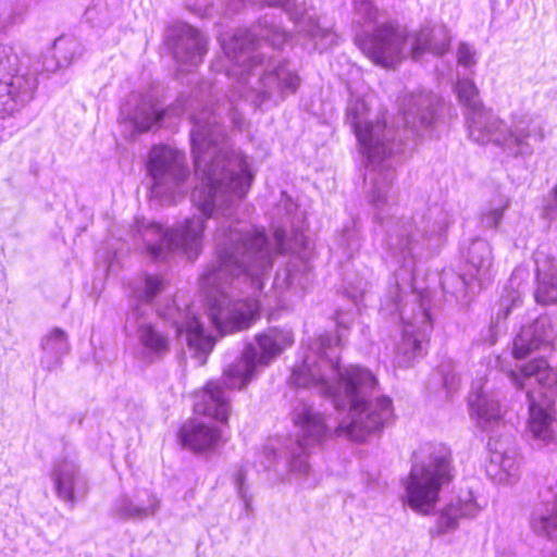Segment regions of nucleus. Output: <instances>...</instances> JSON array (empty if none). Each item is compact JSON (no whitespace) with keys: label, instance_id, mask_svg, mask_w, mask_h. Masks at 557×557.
<instances>
[{"label":"nucleus","instance_id":"5","mask_svg":"<svg viewBox=\"0 0 557 557\" xmlns=\"http://www.w3.org/2000/svg\"><path fill=\"white\" fill-rule=\"evenodd\" d=\"M346 121L354 131L358 143L367 156V194L370 201L385 206L395 178V156L400 145L395 143V134L385 127L380 113H372L364 99L349 101Z\"/></svg>","mask_w":557,"mask_h":557},{"label":"nucleus","instance_id":"23","mask_svg":"<svg viewBox=\"0 0 557 557\" xmlns=\"http://www.w3.org/2000/svg\"><path fill=\"white\" fill-rule=\"evenodd\" d=\"M54 49L60 66L71 63L82 54L81 44L75 39L60 38L55 41Z\"/></svg>","mask_w":557,"mask_h":557},{"label":"nucleus","instance_id":"7","mask_svg":"<svg viewBox=\"0 0 557 557\" xmlns=\"http://www.w3.org/2000/svg\"><path fill=\"white\" fill-rule=\"evenodd\" d=\"M147 172L151 177L152 194L175 199L188 191L189 169L185 153L169 146L156 145L148 154Z\"/></svg>","mask_w":557,"mask_h":557},{"label":"nucleus","instance_id":"28","mask_svg":"<svg viewBox=\"0 0 557 557\" xmlns=\"http://www.w3.org/2000/svg\"><path fill=\"white\" fill-rule=\"evenodd\" d=\"M244 363H246V362L244 361ZM247 372H248L247 364H245L244 373H242L236 366H234V364L230 366L223 373L225 385H227V387H231V388L236 387L235 380L238 379L239 383H238L237 387L238 388L245 387L249 382H247L245 385L242 386V381H243L245 374H247Z\"/></svg>","mask_w":557,"mask_h":557},{"label":"nucleus","instance_id":"25","mask_svg":"<svg viewBox=\"0 0 557 557\" xmlns=\"http://www.w3.org/2000/svg\"><path fill=\"white\" fill-rule=\"evenodd\" d=\"M187 343L189 346H200L205 335L203 327L199 320L191 317L186 326Z\"/></svg>","mask_w":557,"mask_h":557},{"label":"nucleus","instance_id":"29","mask_svg":"<svg viewBox=\"0 0 557 557\" xmlns=\"http://www.w3.org/2000/svg\"><path fill=\"white\" fill-rule=\"evenodd\" d=\"M203 233V224L200 221H187L186 227L183 231L184 242H197Z\"/></svg>","mask_w":557,"mask_h":557},{"label":"nucleus","instance_id":"16","mask_svg":"<svg viewBox=\"0 0 557 557\" xmlns=\"http://www.w3.org/2000/svg\"><path fill=\"white\" fill-rule=\"evenodd\" d=\"M345 393L349 397L350 411L358 416L368 410V403L359 398V394L366 389H374L377 385L375 375L367 369L352 367L343 376Z\"/></svg>","mask_w":557,"mask_h":557},{"label":"nucleus","instance_id":"18","mask_svg":"<svg viewBox=\"0 0 557 557\" xmlns=\"http://www.w3.org/2000/svg\"><path fill=\"white\" fill-rule=\"evenodd\" d=\"M527 395L530 399V416L528 424L531 433L534 437L545 442L555 441V434L552 429L553 418L544 408L535 403L531 392H528Z\"/></svg>","mask_w":557,"mask_h":557},{"label":"nucleus","instance_id":"13","mask_svg":"<svg viewBox=\"0 0 557 557\" xmlns=\"http://www.w3.org/2000/svg\"><path fill=\"white\" fill-rule=\"evenodd\" d=\"M251 3L278 7L286 11L295 21L298 32L306 33L313 41L314 48L323 51L337 42V36L330 28L320 26L313 14L298 11L295 0H249Z\"/></svg>","mask_w":557,"mask_h":557},{"label":"nucleus","instance_id":"19","mask_svg":"<svg viewBox=\"0 0 557 557\" xmlns=\"http://www.w3.org/2000/svg\"><path fill=\"white\" fill-rule=\"evenodd\" d=\"M534 299L541 306L557 305V271L550 273L537 271Z\"/></svg>","mask_w":557,"mask_h":557},{"label":"nucleus","instance_id":"24","mask_svg":"<svg viewBox=\"0 0 557 557\" xmlns=\"http://www.w3.org/2000/svg\"><path fill=\"white\" fill-rule=\"evenodd\" d=\"M299 425L308 435H322L325 432V425L319 414L312 413L310 410H304L296 419Z\"/></svg>","mask_w":557,"mask_h":557},{"label":"nucleus","instance_id":"3","mask_svg":"<svg viewBox=\"0 0 557 557\" xmlns=\"http://www.w3.org/2000/svg\"><path fill=\"white\" fill-rule=\"evenodd\" d=\"M456 92L465 108L469 138L480 145L493 144L509 157H530L545 138V123L536 115L517 112L509 122L484 107L472 79H458Z\"/></svg>","mask_w":557,"mask_h":557},{"label":"nucleus","instance_id":"35","mask_svg":"<svg viewBox=\"0 0 557 557\" xmlns=\"http://www.w3.org/2000/svg\"><path fill=\"white\" fill-rule=\"evenodd\" d=\"M83 490H84V491H83V492H84V494H86V492H87V486H86V484H85V483H83Z\"/></svg>","mask_w":557,"mask_h":557},{"label":"nucleus","instance_id":"4","mask_svg":"<svg viewBox=\"0 0 557 557\" xmlns=\"http://www.w3.org/2000/svg\"><path fill=\"white\" fill-rule=\"evenodd\" d=\"M354 11L358 24L375 26L372 34L358 35L356 42L377 65L393 67L409 54L418 60L425 51L441 55L448 50L450 36L444 25L426 26L408 35L406 29L393 23L379 25L380 12L372 0H354Z\"/></svg>","mask_w":557,"mask_h":557},{"label":"nucleus","instance_id":"22","mask_svg":"<svg viewBox=\"0 0 557 557\" xmlns=\"http://www.w3.org/2000/svg\"><path fill=\"white\" fill-rule=\"evenodd\" d=\"M75 483L76 476L71 470H59L54 475V484L59 497L72 504L76 500L74 494Z\"/></svg>","mask_w":557,"mask_h":557},{"label":"nucleus","instance_id":"37","mask_svg":"<svg viewBox=\"0 0 557 557\" xmlns=\"http://www.w3.org/2000/svg\"><path fill=\"white\" fill-rule=\"evenodd\" d=\"M205 278H206L207 281H209L210 275H209V274H206V275H205Z\"/></svg>","mask_w":557,"mask_h":557},{"label":"nucleus","instance_id":"12","mask_svg":"<svg viewBox=\"0 0 557 557\" xmlns=\"http://www.w3.org/2000/svg\"><path fill=\"white\" fill-rule=\"evenodd\" d=\"M256 341L260 347V355L257 356L252 349L245 351L243 361L246 362L248 372L245 374L242 386L251 380L257 367H265L278 357L285 349L294 344V336L290 331L277 327L269 329L267 332L258 334Z\"/></svg>","mask_w":557,"mask_h":557},{"label":"nucleus","instance_id":"38","mask_svg":"<svg viewBox=\"0 0 557 557\" xmlns=\"http://www.w3.org/2000/svg\"><path fill=\"white\" fill-rule=\"evenodd\" d=\"M177 332H178V334H181V333L183 332V329H182V327H178V329H177Z\"/></svg>","mask_w":557,"mask_h":557},{"label":"nucleus","instance_id":"33","mask_svg":"<svg viewBox=\"0 0 557 557\" xmlns=\"http://www.w3.org/2000/svg\"><path fill=\"white\" fill-rule=\"evenodd\" d=\"M257 240H258L261 245H263V244L265 243V236H264V234H263V233L258 234V235H257Z\"/></svg>","mask_w":557,"mask_h":557},{"label":"nucleus","instance_id":"21","mask_svg":"<svg viewBox=\"0 0 557 557\" xmlns=\"http://www.w3.org/2000/svg\"><path fill=\"white\" fill-rule=\"evenodd\" d=\"M141 344L154 354H165L170 348L169 337L152 324H145L139 330Z\"/></svg>","mask_w":557,"mask_h":557},{"label":"nucleus","instance_id":"15","mask_svg":"<svg viewBox=\"0 0 557 557\" xmlns=\"http://www.w3.org/2000/svg\"><path fill=\"white\" fill-rule=\"evenodd\" d=\"M508 376L519 391L525 388L524 379L531 377H535L537 384L544 388L550 389L557 386V369L543 356L523 362L517 371H509Z\"/></svg>","mask_w":557,"mask_h":557},{"label":"nucleus","instance_id":"32","mask_svg":"<svg viewBox=\"0 0 557 557\" xmlns=\"http://www.w3.org/2000/svg\"><path fill=\"white\" fill-rule=\"evenodd\" d=\"M52 339H59L61 342H65L66 339V335L63 331L57 329V330H53L47 337H46V342H45V345L46 347H49L50 346V343Z\"/></svg>","mask_w":557,"mask_h":557},{"label":"nucleus","instance_id":"30","mask_svg":"<svg viewBox=\"0 0 557 557\" xmlns=\"http://www.w3.org/2000/svg\"><path fill=\"white\" fill-rule=\"evenodd\" d=\"M162 288V281L158 277H147L144 297L150 301Z\"/></svg>","mask_w":557,"mask_h":557},{"label":"nucleus","instance_id":"17","mask_svg":"<svg viewBox=\"0 0 557 557\" xmlns=\"http://www.w3.org/2000/svg\"><path fill=\"white\" fill-rule=\"evenodd\" d=\"M403 114L407 127L417 131L419 126H430L434 119V111L431 109L429 96L423 94L409 96L405 99Z\"/></svg>","mask_w":557,"mask_h":557},{"label":"nucleus","instance_id":"11","mask_svg":"<svg viewBox=\"0 0 557 557\" xmlns=\"http://www.w3.org/2000/svg\"><path fill=\"white\" fill-rule=\"evenodd\" d=\"M193 412L209 418L222 428H230L232 405L225 395L224 385L218 380L208 381L193 394Z\"/></svg>","mask_w":557,"mask_h":557},{"label":"nucleus","instance_id":"14","mask_svg":"<svg viewBox=\"0 0 557 557\" xmlns=\"http://www.w3.org/2000/svg\"><path fill=\"white\" fill-rule=\"evenodd\" d=\"M169 39L177 62L197 65L207 53L208 39L187 24H176L169 30Z\"/></svg>","mask_w":557,"mask_h":557},{"label":"nucleus","instance_id":"31","mask_svg":"<svg viewBox=\"0 0 557 557\" xmlns=\"http://www.w3.org/2000/svg\"><path fill=\"white\" fill-rule=\"evenodd\" d=\"M376 405L380 408V412L382 414L389 416L393 413V401L389 397L382 396V397L377 398Z\"/></svg>","mask_w":557,"mask_h":557},{"label":"nucleus","instance_id":"2","mask_svg":"<svg viewBox=\"0 0 557 557\" xmlns=\"http://www.w3.org/2000/svg\"><path fill=\"white\" fill-rule=\"evenodd\" d=\"M195 175L201 186L191 191L196 209H219L248 191L252 174L246 158L231 149L222 126L208 109L191 115Z\"/></svg>","mask_w":557,"mask_h":557},{"label":"nucleus","instance_id":"1","mask_svg":"<svg viewBox=\"0 0 557 557\" xmlns=\"http://www.w3.org/2000/svg\"><path fill=\"white\" fill-rule=\"evenodd\" d=\"M247 29L223 37L221 46L226 64L214 63L218 71L225 70L235 78V90L255 107L277 106L300 85L298 74L285 61H276L272 49L281 48L288 35L277 25L264 26L256 41Z\"/></svg>","mask_w":557,"mask_h":557},{"label":"nucleus","instance_id":"34","mask_svg":"<svg viewBox=\"0 0 557 557\" xmlns=\"http://www.w3.org/2000/svg\"><path fill=\"white\" fill-rule=\"evenodd\" d=\"M554 199L557 205V186L554 188Z\"/></svg>","mask_w":557,"mask_h":557},{"label":"nucleus","instance_id":"26","mask_svg":"<svg viewBox=\"0 0 557 557\" xmlns=\"http://www.w3.org/2000/svg\"><path fill=\"white\" fill-rule=\"evenodd\" d=\"M457 61L459 66L471 69L476 64V53L472 47L467 44H460L457 51Z\"/></svg>","mask_w":557,"mask_h":557},{"label":"nucleus","instance_id":"9","mask_svg":"<svg viewBox=\"0 0 557 557\" xmlns=\"http://www.w3.org/2000/svg\"><path fill=\"white\" fill-rule=\"evenodd\" d=\"M225 429L218 423L189 419L180 425L176 436L182 448L195 455H209L228 442Z\"/></svg>","mask_w":557,"mask_h":557},{"label":"nucleus","instance_id":"8","mask_svg":"<svg viewBox=\"0 0 557 557\" xmlns=\"http://www.w3.org/2000/svg\"><path fill=\"white\" fill-rule=\"evenodd\" d=\"M185 111L182 100L164 110H159L151 94L133 95L129 102L121 110V116L132 127L131 136L148 132L169 116H180Z\"/></svg>","mask_w":557,"mask_h":557},{"label":"nucleus","instance_id":"36","mask_svg":"<svg viewBox=\"0 0 557 557\" xmlns=\"http://www.w3.org/2000/svg\"><path fill=\"white\" fill-rule=\"evenodd\" d=\"M234 123H235L238 127H240V122H239V121H237L236 119H234Z\"/></svg>","mask_w":557,"mask_h":557},{"label":"nucleus","instance_id":"6","mask_svg":"<svg viewBox=\"0 0 557 557\" xmlns=\"http://www.w3.org/2000/svg\"><path fill=\"white\" fill-rule=\"evenodd\" d=\"M454 476L450 455L434 448L428 449L420 462H413L406 480L407 504L417 512H432L442 487L451 483Z\"/></svg>","mask_w":557,"mask_h":557},{"label":"nucleus","instance_id":"10","mask_svg":"<svg viewBox=\"0 0 557 557\" xmlns=\"http://www.w3.org/2000/svg\"><path fill=\"white\" fill-rule=\"evenodd\" d=\"M37 78L34 73L17 70L0 79V119L13 116L34 97Z\"/></svg>","mask_w":557,"mask_h":557},{"label":"nucleus","instance_id":"20","mask_svg":"<svg viewBox=\"0 0 557 557\" xmlns=\"http://www.w3.org/2000/svg\"><path fill=\"white\" fill-rule=\"evenodd\" d=\"M260 304L256 298L239 300L235 304L231 321L238 330L247 329L260 314Z\"/></svg>","mask_w":557,"mask_h":557},{"label":"nucleus","instance_id":"27","mask_svg":"<svg viewBox=\"0 0 557 557\" xmlns=\"http://www.w3.org/2000/svg\"><path fill=\"white\" fill-rule=\"evenodd\" d=\"M533 350H534V347L532 346V344L529 341L524 339L521 336H518L513 339L511 356L516 360H523Z\"/></svg>","mask_w":557,"mask_h":557}]
</instances>
